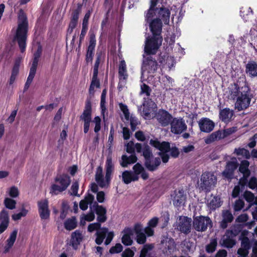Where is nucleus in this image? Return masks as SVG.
<instances>
[{"instance_id":"f257e3e1","label":"nucleus","mask_w":257,"mask_h":257,"mask_svg":"<svg viewBox=\"0 0 257 257\" xmlns=\"http://www.w3.org/2000/svg\"><path fill=\"white\" fill-rule=\"evenodd\" d=\"M225 95L228 99L235 101L234 108L238 111L248 108L253 97L251 88L245 81L231 84L226 91Z\"/></svg>"},{"instance_id":"f03ea898","label":"nucleus","mask_w":257,"mask_h":257,"mask_svg":"<svg viewBox=\"0 0 257 257\" xmlns=\"http://www.w3.org/2000/svg\"><path fill=\"white\" fill-rule=\"evenodd\" d=\"M153 16L149 20L146 21L149 23L150 30L153 34L152 37H147L145 41L144 51L148 54H156L162 45V37L161 36L162 30V23L159 19L151 20Z\"/></svg>"},{"instance_id":"7ed1b4c3","label":"nucleus","mask_w":257,"mask_h":257,"mask_svg":"<svg viewBox=\"0 0 257 257\" xmlns=\"http://www.w3.org/2000/svg\"><path fill=\"white\" fill-rule=\"evenodd\" d=\"M28 30V21L26 15L22 11L19 16V24L15 40L17 41L22 52L25 50L27 32Z\"/></svg>"},{"instance_id":"20e7f679","label":"nucleus","mask_w":257,"mask_h":257,"mask_svg":"<svg viewBox=\"0 0 257 257\" xmlns=\"http://www.w3.org/2000/svg\"><path fill=\"white\" fill-rule=\"evenodd\" d=\"M150 144L160 151L159 154L164 163H167L169 160V152L174 158L177 157L179 154L178 149L176 147L170 148V144L168 142H163L161 143L157 140H151Z\"/></svg>"},{"instance_id":"39448f33","label":"nucleus","mask_w":257,"mask_h":257,"mask_svg":"<svg viewBox=\"0 0 257 257\" xmlns=\"http://www.w3.org/2000/svg\"><path fill=\"white\" fill-rule=\"evenodd\" d=\"M55 182L56 184L51 186L50 193L57 195L67 188L70 183V178L66 175H60L56 178Z\"/></svg>"},{"instance_id":"423d86ee","label":"nucleus","mask_w":257,"mask_h":257,"mask_svg":"<svg viewBox=\"0 0 257 257\" xmlns=\"http://www.w3.org/2000/svg\"><path fill=\"white\" fill-rule=\"evenodd\" d=\"M143 155L145 159V166L150 171L156 170L161 163L160 158H155L154 159L155 165H152L151 158L153 157L152 152L150 147L146 145H143Z\"/></svg>"},{"instance_id":"0eeeda50","label":"nucleus","mask_w":257,"mask_h":257,"mask_svg":"<svg viewBox=\"0 0 257 257\" xmlns=\"http://www.w3.org/2000/svg\"><path fill=\"white\" fill-rule=\"evenodd\" d=\"M237 131L236 127H231L223 130H218L210 135L205 140V142L207 144L223 139L230 135L234 133Z\"/></svg>"},{"instance_id":"6e6552de","label":"nucleus","mask_w":257,"mask_h":257,"mask_svg":"<svg viewBox=\"0 0 257 257\" xmlns=\"http://www.w3.org/2000/svg\"><path fill=\"white\" fill-rule=\"evenodd\" d=\"M146 56L144 55V59L142 66V72L143 74L145 71L148 73H154L158 68V63L156 60L151 55L154 54H148L145 52Z\"/></svg>"},{"instance_id":"1a4fd4ad","label":"nucleus","mask_w":257,"mask_h":257,"mask_svg":"<svg viewBox=\"0 0 257 257\" xmlns=\"http://www.w3.org/2000/svg\"><path fill=\"white\" fill-rule=\"evenodd\" d=\"M80 118L84 122V133H88L90 124L92 119V107L91 101L87 99L85 102L84 109L82 114L80 115Z\"/></svg>"},{"instance_id":"9d476101","label":"nucleus","mask_w":257,"mask_h":257,"mask_svg":"<svg viewBox=\"0 0 257 257\" xmlns=\"http://www.w3.org/2000/svg\"><path fill=\"white\" fill-rule=\"evenodd\" d=\"M126 151L132 155L128 157L126 155H123L120 162V165L123 167H126L128 164H134L137 161V158L135 155V146L132 142H130L126 145Z\"/></svg>"},{"instance_id":"9b49d317","label":"nucleus","mask_w":257,"mask_h":257,"mask_svg":"<svg viewBox=\"0 0 257 257\" xmlns=\"http://www.w3.org/2000/svg\"><path fill=\"white\" fill-rule=\"evenodd\" d=\"M216 177L210 172H205L202 174L201 178L200 187L202 190L209 191L214 187L216 183Z\"/></svg>"},{"instance_id":"f8f14e48","label":"nucleus","mask_w":257,"mask_h":257,"mask_svg":"<svg viewBox=\"0 0 257 257\" xmlns=\"http://www.w3.org/2000/svg\"><path fill=\"white\" fill-rule=\"evenodd\" d=\"M211 220L208 217L197 216L194 219L193 226L198 231H204L211 225Z\"/></svg>"},{"instance_id":"ddd939ff","label":"nucleus","mask_w":257,"mask_h":257,"mask_svg":"<svg viewBox=\"0 0 257 257\" xmlns=\"http://www.w3.org/2000/svg\"><path fill=\"white\" fill-rule=\"evenodd\" d=\"M108 231V229L105 227L101 228L99 231H96L95 242L97 244H101L103 242L106 235H107L105 241V245H108L111 242L113 238L114 233L112 231L109 232Z\"/></svg>"},{"instance_id":"4468645a","label":"nucleus","mask_w":257,"mask_h":257,"mask_svg":"<svg viewBox=\"0 0 257 257\" xmlns=\"http://www.w3.org/2000/svg\"><path fill=\"white\" fill-rule=\"evenodd\" d=\"M171 132L176 135L180 134L187 129V125L182 118H173L170 123Z\"/></svg>"},{"instance_id":"2eb2a0df","label":"nucleus","mask_w":257,"mask_h":257,"mask_svg":"<svg viewBox=\"0 0 257 257\" xmlns=\"http://www.w3.org/2000/svg\"><path fill=\"white\" fill-rule=\"evenodd\" d=\"M155 118L162 126L165 127L170 124L173 116L168 111L160 109L156 113Z\"/></svg>"},{"instance_id":"dca6fc26","label":"nucleus","mask_w":257,"mask_h":257,"mask_svg":"<svg viewBox=\"0 0 257 257\" xmlns=\"http://www.w3.org/2000/svg\"><path fill=\"white\" fill-rule=\"evenodd\" d=\"M235 236V234L232 230H226L225 234L221 237L219 244L221 246L226 248H232L236 243L234 238Z\"/></svg>"},{"instance_id":"f3484780","label":"nucleus","mask_w":257,"mask_h":257,"mask_svg":"<svg viewBox=\"0 0 257 257\" xmlns=\"http://www.w3.org/2000/svg\"><path fill=\"white\" fill-rule=\"evenodd\" d=\"M191 219L185 216L180 217L177 227L178 229L185 234L189 233L191 231Z\"/></svg>"},{"instance_id":"a211bd4d","label":"nucleus","mask_w":257,"mask_h":257,"mask_svg":"<svg viewBox=\"0 0 257 257\" xmlns=\"http://www.w3.org/2000/svg\"><path fill=\"white\" fill-rule=\"evenodd\" d=\"M38 211L41 219L47 220L50 217V211L48 208V202L43 200L38 202Z\"/></svg>"},{"instance_id":"6ab92c4d","label":"nucleus","mask_w":257,"mask_h":257,"mask_svg":"<svg viewBox=\"0 0 257 257\" xmlns=\"http://www.w3.org/2000/svg\"><path fill=\"white\" fill-rule=\"evenodd\" d=\"M238 163L236 158H232L231 160L227 163L225 169L222 172L223 176L227 179H231L233 177L234 171L236 169Z\"/></svg>"},{"instance_id":"aec40b11","label":"nucleus","mask_w":257,"mask_h":257,"mask_svg":"<svg viewBox=\"0 0 257 257\" xmlns=\"http://www.w3.org/2000/svg\"><path fill=\"white\" fill-rule=\"evenodd\" d=\"M200 130L204 133H210L214 128L215 124L214 122L207 117H202L198 121Z\"/></svg>"},{"instance_id":"412c9836","label":"nucleus","mask_w":257,"mask_h":257,"mask_svg":"<svg viewBox=\"0 0 257 257\" xmlns=\"http://www.w3.org/2000/svg\"><path fill=\"white\" fill-rule=\"evenodd\" d=\"M143 109L141 114L146 119H149L151 117V113L154 109L156 108L157 105L151 100H148L143 104Z\"/></svg>"},{"instance_id":"4be33fe9","label":"nucleus","mask_w":257,"mask_h":257,"mask_svg":"<svg viewBox=\"0 0 257 257\" xmlns=\"http://www.w3.org/2000/svg\"><path fill=\"white\" fill-rule=\"evenodd\" d=\"M250 247L251 245L248 238L243 237L241 242V247L237 250L238 257H247Z\"/></svg>"},{"instance_id":"5701e85b","label":"nucleus","mask_w":257,"mask_h":257,"mask_svg":"<svg viewBox=\"0 0 257 257\" xmlns=\"http://www.w3.org/2000/svg\"><path fill=\"white\" fill-rule=\"evenodd\" d=\"M155 12L157 13L158 19L163 21L165 24L169 23L170 11L168 8L162 7L160 9H156Z\"/></svg>"},{"instance_id":"b1692460","label":"nucleus","mask_w":257,"mask_h":257,"mask_svg":"<svg viewBox=\"0 0 257 257\" xmlns=\"http://www.w3.org/2000/svg\"><path fill=\"white\" fill-rule=\"evenodd\" d=\"M134 171L133 173L134 175V179L137 181L139 178V175H141V177L144 180H146L148 178V174L145 171L144 167L139 163H137L133 168Z\"/></svg>"},{"instance_id":"393cba45","label":"nucleus","mask_w":257,"mask_h":257,"mask_svg":"<svg viewBox=\"0 0 257 257\" xmlns=\"http://www.w3.org/2000/svg\"><path fill=\"white\" fill-rule=\"evenodd\" d=\"M9 223V212L3 209L0 212V234L5 231Z\"/></svg>"},{"instance_id":"a878e982","label":"nucleus","mask_w":257,"mask_h":257,"mask_svg":"<svg viewBox=\"0 0 257 257\" xmlns=\"http://www.w3.org/2000/svg\"><path fill=\"white\" fill-rule=\"evenodd\" d=\"M186 200V196L184 194L183 190L175 191L174 196H173V203L176 207H180L184 205Z\"/></svg>"},{"instance_id":"bb28decb","label":"nucleus","mask_w":257,"mask_h":257,"mask_svg":"<svg viewBox=\"0 0 257 257\" xmlns=\"http://www.w3.org/2000/svg\"><path fill=\"white\" fill-rule=\"evenodd\" d=\"M114 165L112 161V158L110 156H108L106 159V163H105V180L107 181V182L110 181L111 179V176L114 171Z\"/></svg>"},{"instance_id":"cd10ccee","label":"nucleus","mask_w":257,"mask_h":257,"mask_svg":"<svg viewBox=\"0 0 257 257\" xmlns=\"http://www.w3.org/2000/svg\"><path fill=\"white\" fill-rule=\"evenodd\" d=\"M245 72L250 77L257 76V62L249 61L245 65Z\"/></svg>"},{"instance_id":"c85d7f7f","label":"nucleus","mask_w":257,"mask_h":257,"mask_svg":"<svg viewBox=\"0 0 257 257\" xmlns=\"http://www.w3.org/2000/svg\"><path fill=\"white\" fill-rule=\"evenodd\" d=\"M134 230L137 235V241L139 244H144L146 241V236L144 232V229L140 224L135 226Z\"/></svg>"},{"instance_id":"c756f323","label":"nucleus","mask_w":257,"mask_h":257,"mask_svg":"<svg viewBox=\"0 0 257 257\" xmlns=\"http://www.w3.org/2000/svg\"><path fill=\"white\" fill-rule=\"evenodd\" d=\"M95 205L96 213L97 215V220L98 222V223L100 224V223L104 222L106 220V210L102 206L98 205L96 202L94 203V206Z\"/></svg>"},{"instance_id":"7c9ffc66","label":"nucleus","mask_w":257,"mask_h":257,"mask_svg":"<svg viewBox=\"0 0 257 257\" xmlns=\"http://www.w3.org/2000/svg\"><path fill=\"white\" fill-rule=\"evenodd\" d=\"M123 235L122 237V242L125 245H131L133 243L132 236L134 231L130 228H125L123 231Z\"/></svg>"},{"instance_id":"2f4dec72","label":"nucleus","mask_w":257,"mask_h":257,"mask_svg":"<svg viewBox=\"0 0 257 257\" xmlns=\"http://www.w3.org/2000/svg\"><path fill=\"white\" fill-rule=\"evenodd\" d=\"M222 220L220 223V227L225 229L227 227V224L233 220V216L228 210H224L222 213Z\"/></svg>"},{"instance_id":"473e14b6","label":"nucleus","mask_w":257,"mask_h":257,"mask_svg":"<svg viewBox=\"0 0 257 257\" xmlns=\"http://www.w3.org/2000/svg\"><path fill=\"white\" fill-rule=\"evenodd\" d=\"M95 180L99 186L101 188L108 186L109 184V182H107L106 180H104L102 174V168L101 167H99L97 169L95 174Z\"/></svg>"},{"instance_id":"72a5a7b5","label":"nucleus","mask_w":257,"mask_h":257,"mask_svg":"<svg viewBox=\"0 0 257 257\" xmlns=\"http://www.w3.org/2000/svg\"><path fill=\"white\" fill-rule=\"evenodd\" d=\"M233 115V111L229 108H225L221 110L219 113V118L224 122L229 121Z\"/></svg>"},{"instance_id":"f704fd0d","label":"nucleus","mask_w":257,"mask_h":257,"mask_svg":"<svg viewBox=\"0 0 257 257\" xmlns=\"http://www.w3.org/2000/svg\"><path fill=\"white\" fill-rule=\"evenodd\" d=\"M17 230H15L11 233L10 237L6 241L7 244L5 246V253L8 252L10 248L13 246L17 238Z\"/></svg>"},{"instance_id":"c9c22d12","label":"nucleus","mask_w":257,"mask_h":257,"mask_svg":"<svg viewBox=\"0 0 257 257\" xmlns=\"http://www.w3.org/2000/svg\"><path fill=\"white\" fill-rule=\"evenodd\" d=\"M82 232L78 230H75L71 234V243L74 247H76L82 240Z\"/></svg>"},{"instance_id":"e433bc0d","label":"nucleus","mask_w":257,"mask_h":257,"mask_svg":"<svg viewBox=\"0 0 257 257\" xmlns=\"http://www.w3.org/2000/svg\"><path fill=\"white\" fill-rule=\"evenodd\" d=\"M94 197V196L91 194H88L85 196V198L83 200H82L79 203L80 208L83 210H85L88 208V205H91L93 200Z\"/></svg>"},{"instance_id":"4c0bfd02","label":"nucleus","mask_w":257,"mask_h":257,"mask_svg":"<svg viewBox=\"0 0 257 257\" xmlns=\"http://www.w3.org/2000/svg\"><path fill=\"white\" fill-rule=\"evenodd\" d=\"M249 163L248 161L244 160L241 161L239 167V170L243 174V177L246 179L250 175V171L248 169Z\"/></svg>"},{"instance_id":"58836bf2","label":"nucleus","mask_w":257,"mask_h":257,"mask_svg":"<svg viewBox=\"0 0 257 257\" xmlns=\"http://www.w3.org/2000/svg\"><path fill=\"white\" fill-rule=\"evenodd\" d=\"M77 224V221L75 217L73 216L67 219L64 223L65 228L67 230H71L75 229Z\"/></svg>"},{"instance_id":"ea45409f","label":"nucleus","mask_w":257,"mask_h":257,"mask_svg":"<svg viewBox=\"0 0 257 257\" xmlns=\"http://www.w3.org/2000/svg\"><path fill=\"white\" fill-rule=\"evenodd\" d=\"M119 78L121 79H127V74L125 61L122 60L120 62L118 69Z\"/></svg>"},{"instance_id":"a19ab883","label":"nucleus","mask_w":257,"mask_h":257,"mask_svg":"<svg viewBox=\"0 0 257 257\" xmlns=\"http://www.w3.org/2000/svg\"><path fill=\"white\" fill-rule=\"evenodd\" d=\"M122 180L124 183L128 184L132 181H136L134 179V175L133 172L129 171H125L122 173Z\"/></svg>"},{"instance_id":"79ce46f5","label":"nucleus","mask_w":257,"mask_h":257,"mask_svg":"<svg viewBox=\"0 0 257 257\" xmlns=\"http://www.w3.org/2000/svg\"><path fill=\"white\" fill-rule=\"evenodd\" d=\"M162 243H165V247L167 249L170 253L173 252L176 249V243L174 239L168 238L166 239L165 242L164 240L162 241Z\"/></svg>"},{"instance_id":"37998d69","label":"nucleus","mask_w":257,"mask_h":257,"mask_svg":"<svg viewBox=\"0 0 257 257\" xmlns=\"http://www.w3.org/2000/svg\"><path fill=\"white\" fill-rule=\"evenodd\" d=\"M217 245V240L216 238H211L209 243L206 245L205 247L206 251L208 253L213 252L216 248Z\"/></svg>"},{"instance_id":"c03bdc74","label":"nucleus","mask_w":257,"mask_h":257,"mask_svg":"<svg viewBox=\"0 0 257 257\" xmlns=\"http://www.w3.org/2000/svg\"><path fill=\"white\" fill-rule=\"evenodd\" d=\"M163 59L164 60H161L160 62L164 65L167 66L169 68V70H170L174 65V60L173 58L171 56H165Z\"/></svg>"},{"instance_id":"a18cd8bd","label":"nucleus","mask_w":257,"mask_h":257,"mask_svg":"<svg viewBox=\"0 0 257 257\" xmlns=\"http://www.w3.org/2000/svg\"><path fill=\"white\" fill-rule=\"evenodd\" d=\"M208 204L211 209H215L221 206L220 198L217 197H213Z\"/></svg>"},{"instance_id":"49530a36","label":"nucleus","mask_w":257,"mask_h":257,"mask_svg":"<svg viewBox=\"0 0 257 257\" xmlns=\"http://www.w3.org/2000/svg\"><path fill=\"white\" fill-rule=\"evenodd\" d=\"M100 87V83L97 78H92L89 92L90 94L93 95L95 92L94 88H99Z\"/></svg>"},{"instance_id":"de8ad7c7","label":"nucleus","mask_w":257,"mask_h":257,"mask_svg":"<svg viewBox=\"0 0 257 257\" xmlns=\"http://www.w3.org/2000/svg\"><path fill=\"white\" fill-rule=\"evenodd\" d=\"M159 0H151V6L149 10L146 14V20H149L150 17L153 16V13H155V8L157 5Z\"/></svg>"},{"instance_id":"09e8293b","label":"nucleus","mask_w":257,"mask_h":257,"mask_svg":"<svg viewBox=\"0 0 257 257\" xmlns=\"http://www.w3.org/2000/svg\"><path fill=\"white\" fill-rule=\"evenodd\" d=\"M243 197L247 202L257 204V200L255 199L254 194L251 192L246 191L243 194Z\"/></svg>"},{"instance_id":"8fccbe9b","label":"nucleus","mask_w":257,"mask_h":257,"mask_svg":"<svg viewBox=\"0 0 257 257\" xmlns=\"http://www.w3.org/2000/svg\"><path fill=\"white\" fill-rule=\"evenodd\" d=\"M95 45V35L93 32H89V43L87 49L94 51Z\"/></svg>"},{"instance_id":"3c124183","label":"nucleus","mask_w":257,"mask_h":257,"mask_svg":"<svg viewBox=\"0 0 257 257\" xmlns=\"http://www.w3.org/2000/svg\"><path fill=\"white\" fill-rule=\"evenodd\" d=\"M28 213V210L25 209L23 205L21 211L18 213L14 214L12 215V217L14 220H20L22 217L26 216Z\"/></svg>"},{"instance_id":"603ef678","label":"nucleus","mask_w":257,"mask_h":257,"mask_svg":"<svg viewBox=\"0 0 257 257\" xmlns=\"http://www.w3.org/2000/svg\"><path fill=\"white\" fill-rule=\"evenodd\" d=\"M4 203L6 207L9 209L12 210L16 208V202L11 198H6Z\"/></svg>"},{"instance_id":"864d4df0","label":"nucleus","mask_w":257,"mask_h":257,"mask_svg":"<svg viewBox=\"0 0 257 257\" xmlns=\"http://www.w3.org/2000/svg\"><path fill=\"white\" fill-rule=\"evenodd\" d=\"M234 153L237 155L242 156L246 159H249L250 157L249 152L244 148L235 149Z\"/></svg>"},{"instance_id":"5fc2aeb1","label":"nucleus","mask_w":257,"mask_h":257,"mask_svg":"<svg viewBox=\"0 0 257 257\" xmlns=\"http://www.w3.org/2000/svg\"><path fill=\"white\" fill-rule=\"evenodd\" d=\"M118 105L120 109L124 115L125 119L126 120L128 121L130 119V112L127 105L122 103H119Z\"/></svg>"},{"instance_id":"6e6d98bb","label":"nucleus","mask_w":257,"mask_h":257,"mask_svg":"<svg viewBox=\"0 0 257 257\" xmlns=\"http://www.w3.org/2000/svg\"><path fill=\"white\" fill-rule=\"evenodd\" d=\"M130 124L131 129L133 131H135L137 129V126L140 124V121L138 119L132 115L130 116Z\"/></svg>"},{"instance_id":"4d7b16f0","label":"nucleus","mask_w":257,"mask_h":257,"mask_svg":"<svg viewBox=\"0 0 257 257\" xmlns=\"http://www.w3.org/2000/svg\"><path fill=\"white\" fill-rule=\"evenodd\" d=\"M182 244L185 247L188 251H193L195 248V246L193 242L189 240H185L183 241Z\"/></svg>"},{"instance_id":"13d9d810","label":"nucleus","mask_w":257,"mask_h":257,"mask_svg":"<svg viewBox=\"0 0 257 257\" xmlns=\"http://www.w3.org/2000/svg\"><path fill=\"white\" fill-rule=\"evenodd\" d=\"M107 93V90L106 89L103 90L101 95V101H100V107L101 108L102 113L104 112V111L106 109L105 106L106 95Z\"/></svg>"},{"instance_id":"bf43d9fd","label":"nucleus","mask_w":257,"mask_h":257,"mask_svg":"<svg viewBox=\"0 0 257 257\" xmlns=\"http://www.w3.org/2000/svg\"><path fill=\"white\" fill-rule=\"evenodd\" d=\"M122 246L120 243H116L114 246L111 247L109 249L110 253H119L122 250Z\"/></svg>"},{"instance_id":"052dcab7","label":"nucleus","mask_w":257,"mask_h":257,"mask_svg":"<svg viewBox=\"0 0 257 257\" xmlns=\"http://www.w3.org/2000/svg\"><path fill=\"white\" fill-rule=\"evenodd\" d=\"M101 224L99 223H93L90 224L88 226V231L89 232H92L95 230L97 231H99L101 228Z\"/></svg>"},{"instance_id":"680f3d73","label":"nucleus","mask_w":257,"mask_h":257,"mask_svg":"<svg viewBox=\"0 0 257 257\" xmlns=\"http://www.w3.org/2000/svg\"><path fill=\"white\" fill-rule=\"evenodd\" d=\"M141 94H145L147 96H150L151 90L149 86L145 84L141 85Z\"/></svg>"},{"instance_id":"e2e57ef3","label":"nucleus","mask_w":257,"mask_h":257,"mask_svg":"<svg viewBox=\"0 0 257 257\" xmlns=\"http://www.w3.org/2000/svg\"><path fill=\"white\" fill-rule=\"evenodd\" d=\"M79 188V184L77 181H75L73 183L71 187V194L74 196H79V195L77 194V191Z\"/></svg>"},{"instance_id":"0e129e2a","label":"nucleus","mask_w":257,"mask_h":257,"mask_svg":"<svg viewBox=\"0 0 257 257\" xmlns=\"http://www.w3.org/2000/svg\"><path fill=\"white\" fill-rule=\"evenodd\" d=\"M244 202L241 199L237 200L234 205V209L237 211L240 210L244 206Z\"/></svg>"},{"instance_id":"69168bd1","label":"nucleus","mask_w":257,"mask_h":257,"mask_svg":"<svg viewBox=\"0 0 257 257\" xmlns=\"http://www.w3.org/2000/svg\"><path fill=\"white\" fill-rule=\"evenodd\" d=\"M20 62L16 61L13 68L11 75L17 76L19 72Z\"/></svg>"},{"instance_id":"338daca9","label":"nucleus","mask_w":257,"mask_h":257,"mask_svg":"<svg viewBox=\"0 0 257 257\" xmlns=\"http://www.w3.org/2000/svg\"><path fill=\"white\" fill-rule=\"evenodd\" d=\"M136 138L140 141L143 142L146 140V137L144 133L141 131H138L135 133Z\"/></svg>"},{"instance_id":"774afa93","label":"nucleus","mask_w":257,"mask_h":257,"mask_svg":"<svg viewBox=\"0 0 257 257\" xmlns=\"http://www.w3.org/2000/svg\"><path fill=\"white\" fill-rule=\"evenodd\" d=\"M122 257H133L134 255V252L130 248L126 249L122 253Z\"/></svg>"}]
</instances>
